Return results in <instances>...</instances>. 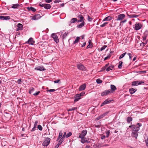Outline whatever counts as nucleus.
<instances>
[{
  "mask_svg": "<svg viewBox=\"0 0 148 148\" xmlns=\"http://www.w3.org/2000/svg\"><path fill=\"white\" fill-rule=\"evenodd\" d=\"M137 125L139 126H137L135 125H132L129 126V127L131 128L132 130V136L134 137L136 139L137 138L138 131L140 130L139 127L142 126V124L140 123H138Z\"/></svg>",
  "mask_w": 148,
  "mask_h": 148,
  "instance_id": "1",
  "label": "nucleus"
},
{
  "mask_svg": "<svg viewBox=\"0 0 148 148\" xmlns=\"http://www.w3.org/2000/svg\"><path fill=\"white\" fill-rule=\"evenodd\" d=\"M114 68V66L108 63L106 64L105 66L102 68L103 70H106L107 71H109L110 70H112Z\"/></svg>",
  "mask_w": 148,
  "mask_h": 148,
  "instance_id": "2",
  "label": "nucleus"
},
{
  "mask_svg": "<svg viewBox=\"0 0 148 148\" xmlns=\"http://www.w3.org/2000/svg\"><path fill=\"white\" fill-rule=\"evenodd\" d=\"M142 27V25L141 23H136V24L133 25V27L136 30H138L140 29Z\"/></svg>",
  "mask_w": 148,
  "mask_h": 148,
  "instance_id": "3",
  "label": "nucleus"
},
{
  "mask_svg": "<svg viewBox=\"0 0 148 148\" xmlns=\"http://www.w3.org/2000/svg\"><path fill=\"white\" fill-rule=\"evenodd\" d=\"M50 140L51 139L50 138L48 137L46 138L45 140L42 143V144L43 146H47L49 145Z\"/></svg>",
  "mask_w": 148,
  "mask_h": 148,
  "instance_id": "4",
  "label": "nucleus"
},
{
  "mask_svg": "<svg viewBox=\"0 0 148 148\" xmlns=\"http://www.w3.org/2000/svg\"><path fill=\"white\" fill-rule=\"evenodd\" d=\"M87 133V131L86 130H84L82 131L81 133L79 134V138H82L84 137Z\"/></svg>",
  "mask_w": 148,
  "mask_h": 148,
  "instance_id": "5",
  "label": "nucleus"
},
{
  "mask_svg": "<svg viewBox=\"0 0 148 148\" xmlns=\"http://www.w3.org/2000/svg\"><path fill=\"white\" fill-rule=\"evenodd\" d=\"M51 36L56 43H58V42H59V39L56 34L55 33L52 34L51 35Z\"/></svg>",
  "mask_w": 148,
  "mask_h": 148,
  "instance_id": "6",
  "label": "nucleus"
},
{
  "mask_svg": "<svg viewBox=\"0 0 148 148\" xmlns=\"http://www.w3.org/2000/svg\"><path fill=\"white\" fill-rule=\"evenodd\" d=\"M144 83L142 81H134L132 83V85L133 86H137L139 85H140L142 84H144Z\"/></svg>",
  "mask_w": 148,
  "mask_h": 148,
  "instance_id": "7",
  "label": "nucleus"
},
{
  "mask_svg": "<svg viewBox=\"0 0 148 148\" xmlns=\"http://www.w3.org/2000/svg\"><path fill=\"white\" fill-rule=\"evenodd\" d=\"M41 17V16H40V15L39 14H37L33 16H31L30 18L32 20H37L40 18Z\"/></svg>",
  "mask_w": 148,
  "mask_h": 148,
  "instance_id": "8",
  "label": "nucleus"
},
{
  "mask_svg": "<svg viewBox=\"0 0 148 148\" xmlns=\"http://www.w3.org/2000/svg\"><path fill=\"white\" fill-rule=\"evenodd\" d=\"M125 17V15L124 14H121L118 15L116 19L117 21L121 20L123 19Z\"/></svg>",
  "mask_w": 148,
  "mask_h": 148,
  "instance_id": "9",
  "label": "nucleus"
},
{
  "mask_svg": "<svg viewBox=\"0 0 148 148\" xmlns=\"http://www.w3.org/2000/svg\"><path fill=\"white\" fill-rule=\"evenodd\" d=\"M77 68L83 71H85L86 70L85 67L82 64H77Z\"/></svg>",
  "mask_w": 148,
  "mask_h": 148,
  "instance_id": "10",
  "label": "nucleus"
},
{
  "mask_svg": "<svg viewBox=\"0 0 148 148\" xmlns=\"http://www.w3.org/2000/svg\"><path fill=\"white\" fill-rule=\"evenodd\" d=\"M35 69L36 70L40 71H45L46 70L45 69L43 66H38L35 68Z\"/></svg>",
  "mask_w": 148,
  "mask_h": 148,
  "instance_id": "11",
  "label": "nucleus"
},
{
  "mask_svg": "<svg viewBox=\"0 0 148 148\" xmlns=\"http://www.w3.org/2000/svg\"><path fill=\"white\" fill-rule=\"evenodd\" d=\"M110 93V90H105L103 92H102L101 93L102 96H104L108 95L109 93Z\"/></svg>",
  "mask_w": 148,
  "mask_h": 148,
  "instance_id": "12",
  "label": "nucleus"
},
{
  "mask_svg": "<svg viewBox=\"0 0 148 148\" xmlns=\"http://www.w3.org/2000/svg\"><path fill=\"white\" fill-rule=\"evenodd\" d=\"M10 18V16H0V19L2 20H9Z\"/></svg>",
  "mask_w": 148,
  "mask_h": 148,
  "instance_id": "13",
  "label": "nucleus"
},
{
  "mask_svg": "<svg viewBox=\"0 0 148 148\" xmlns=\"http://www.w3.org/2000/svg\"><path fill=\"white\" fill-rule=\"evenodd\" d=\"M17 28L16 29L17 31L22 30L23 29V26L21 24L19 23L17 25Z\"/></svg>",
  "mask_w": 148,
  "mask_h": 148,
  "instance_id": "14",
  "label": "nucleus"
},
{
  "mask_svg": "<svg viewBox=\"0 0 148 148\" xmlns=\"http://www.w3.org/2000/svg\"><path fill=\"white\" fill-rule=\"evenodd\" d=\"M86 85L85 84H84L81 85L79 88V90L82 91V90H85L86 88Z\"/></svg>",
  "mask_w": 148,
  "mask_h": 148,
  "instance_id": "15",
  "label": "nucleus"
},
{
  "mask_svg": "<svg viewBox=\"0 0 148 148\" xmlns=\"http://www.w3.org/2000/svg\"><path fill=\"white\" fill-rule=\"evenodd\" d=\"M34 41L33 40V39L32 38H30L28 40L27 42V43L31 45H33L34 43Z\"/></svg>",
  "mask_w": 148,
  "mask_h": 148,
  "instance_id": "16",
  "label": "nucleus"
},
{
  "mask_svg": "<svg viewBox=\"0 0 148 148\" xmlns=\"http://www.w3.org/2000/svg\"><path fill=\"white\" fill-rule=\"evenodd\" d=\"M111 90H110V93H113L115 90H116V87L113 85H110Z\"/></svg>",
  "mask_w": 148,
  "mask_h": 148,
  "instance_id": "17",
  "label": "nucleus"
},
{
  "mask_svg": "<svg viewBox=\"0 0 148 148\" xmlns=\"http://www.w3.org/2000/svg\"><path fill=\"white\" fill-rule=\"evenodd\" d=\"M79 17L80 19L79 20L77 21V22H84V17L82 15H79Z\"/></svg>",
  "mask_w": 148,
  "mask_h": 148,
  "instance_id": "18",
  "label": "nucleus"
},
{
  "mask_svg": "<svg viewBox=\"0 0 148 148\" xmlns=\"http://www.w3.org/2000/svg\"><path fill=\"white\" fill-rule=\"evenodd\" d=\"M112 19V17L110 16H108L105 18L102 21H110Z\"/></svg>",
  "mask_w": 148,
  "mask_h": 148,
  "instance_id": "19",
  "label": "nucleus"
},
{
  "mask_svg": "<svg viewBox=\"0 0 148 148\" xmlns=\"http://www.w3.org/2000/svg\"><path fill=\"white\" fill-rule=\"evenodd\" d=\"M78 95H79L78 94L76 95V96L75 97V99L74 101L75 102L78 101L79 99H80L81 98L80 97V96L79 95L78 96Z\"/></svg>",
  "mask_w": 148,
  "mask_h": 148,
  "instance_id": "20",
  "label": "nucleus"
},
{
  "mask_svg": "<svg viewBox=\"0 0 148 148\" xmlns=\"http://www.w3.org/2000/svg\"><path fill=\"white\" fill-rule=\"evenodd\" d=\"M136 90L137 89L133 88H131L129 89V91L131 94L134 93Z\"/></svg>",
  "mask_w": 148,
  "mask_h": 148,
  "instance_id": "21",
  "label": "nucleus"
},
{
  "mask_svg": "<svg viewBox=\"0 0 148 148\" xmlns=\"http://www.w3.org/2000/svg\"><path fill=\"white\" fill-rule=\"evenodd\" d=\"M111 101L110 100H106L104 102H103V103H102V104L101 105V107L104 106V105L108 104V103L110 102Z\"/></svg>",
  "mask_w": 148,
  "mask_h": 148,
  "instance_id": "22",
  "label": "nucleus"
},
{
  "mask_svg": "<svg viewBox=\"0 0 148 148\" xmlns=\"http://www.w3.org/2000/svg\"><path fill=\"white\" fill-rule=\"evenodd\" d=\"M127 16L129 18H136L138 16L136 14H131L129 15L127 14Z\"/></svg>",
  "mask_w": 148,
  "mask_h": 148,
  "instance_id": "23",
  "label": "nucleus"
},
{
  "mask_svg": "<svg viewBox=\"0 0 148 148\" xmlns=\"http://www.w3.org/2000/svg\"><path fill=\"white\" fill-rule=\"evenodd\" d=\"M77 18H72L70 21V24L75 23V22H77Z\"/></svg>",
  "mask_w": 148,
  "mask_h": 148,
  "instance_id": "24",
  "label": "nucleus"
},
{
  "mask_svg": "<svg viewBox=\"0 0 148 148\" xmlns=\"http://www.w3.org/2000/svg\"><path fill=\"white\" fill-rule=\"evenodd\" d=\"M85 24L84 22H82L79 25H77V27L79 28H81L84 26Z\"/></svg>",
  "mask_w": 148,
  "mask_h": 148,
  "instance_id": "25",
  "label": "nucleus"
},
{
  "mask_svg": "<svg viewBox=\"0 0 148 148\" xmlns=\"http://www.w3.org/2000/svg\"><path fill=\"white\" fill-rule=\"evenodd\" d=\"M51 7V5L49 4H45L44 8L46 9H50Z\"/></svg>",
  "mask_w": 148,
  "mask_h": 148,
  "instance_id": "26",
  "label": "nucleus"
},
{
  "mask_svg": "<svg viewBox=\"0 0 148 148\" xmlns=\"http://www.w3.org/2000/svg\"><path fill=\"white\" fill-rule=\"evenodd\" d=\"M88 43H89V45H88L87 46V47H86V48L87 49L90 48L92 47H91V46H92V42L90 40H89L88 41Z\"/></svg>",
  "mask_w": 148,
  "mask_h": 148,
  "instance_id": "27",
  "label": "nucleus"
},
{
  "mask_svg": "<svg viewBox=\"0 0 148 148\" xmlns=\"http://www.w3.org/2000/svg\"><path fill=\"white\" fill-rule=\"evenodd\" d=\"M62 136V131H60L59 134V135L58 138L57 140V141H58L59 139L61 138Z\"/></svg>",
  "mask_w": 148,
  "mask_h": 148,
  "instance_id": "28",
  "label": "nucleus"
},
{
  "mask_svg": "<svg viewBox=\"0 0 148 148\" xmlns=\"http://www.w3.org/2000/svg\"><path fill=\"white\" fill-rule=\"evenodd\" d=\"M81 138V142L82 143H84L87 141V140L86 139V138L84 137Z\"/></svg>",
  "mask_w": 148,
  "mask_h": 148,
  "instance_id": "29",
  "label": "nucleus"
},
{
  "mask_svg": "<svg viewBox=\"0 0 148 148\" xmlns=\"http://www.w3.org/2000/svg\"><path fill=\"white\" fill-rule=\"evenodd\" d=\"M19 6V5L18 4H16L13 5L12 8H16Z\"/></svg>",
  "mask_w": 148,
  "mask_h": 148,
  "instance_id": "30",
  "label": "nucleus"
},
{
  "mask_svg": "<svg viewBox=\"0 0 148 148\" xmlns=\"http://www.w3.org/2000/svg\"><path fill=\"white\" fill-rule=\"evenodd\" d=\"M132 120V119L131 117H128L127 118V121L128 123H130Z\"/></svg>",
  "mask_w": 148,
  "mask_h": 148,
  "instance_id": "31",
  "label": "nucleus"
},
{
  "mask_svg": "<svg viewBox=\"0 0 148 148\" xmlns=\"http://www.w3.org/2000/svg\"><path fill=\"white\" fill-rule=\"evenodd\" d=\"M27 8L28 9V10H31L32 11H33V12H35L36 11V10L33 7H31L30 8Z\"/></svg>",
  "mask_w": 148,
  "mask_h": 148,
  "instance_id": "32",
  "label": "nucleus"
},
{
  "mask_svg": "<svg viewBox=\"0 0 148 148\" xmlns=\"http://www.w3.org/2000/svg\"><path fill=\"white\" fill-rule=\"evenodd\" d=\"M79 37H77L75 39V40L73 42V44H75L76 43H77L79 41Z\"/></svg>",
  "mask_w": 148,
  "mask_h": 148,
  "instance_id": "33",
  "label": "nucleus"
},
{
  "mask_svg": "<svg viewBox=\"0 0 148 148\" xmlns=\"http://www.w3.org/2000/svg\"><path fill=\"white\" fill-rule=\"evenodd\" d=\"M77 109V107H73L70 108L68 110V111H72L73 110H76Z\"/></svg>",
  "mask_w": 148,
  "mask_h": 148,
  "instance_id": "34",
  "label": "nucleus"
},
{
  "mask_svg": "<svg viewBox=\"0 0 148 148\" xmlns=\"http://www.w3.org/2000/svg\"><path fill=\"white\" fill-rule=\"evenodd\" d=\"M123 64V62L121 61H120L119 62V64L118 65V68L119 69H121V68L122 67V64Z\"/></svg>",
  "mask_w": 148,
  "mask_h": 148,
  "instance_id": "35",
  "label": "nucleus"
},
{
  "mask_svg": "<svg viewBox=\"0 0 148 148\" xmlns=\"http://www.w3.org/2000/svg\"><path fill=\"white\" fill-rule=\"evenodd\" d=\"M126 54V53L125 52L124 53L122 54H121L119 57V59H120L122 58H123V57H124L125 55Z\"/></svg>",
  "mask_w": 148,
  "mask_h": 148,
  "instance_id": "36",
  "label": "nucleus"
},
{
  "mask_svg": "<svg viewBox=\"0 0 148 148\" xmlns=\"http://www.w3.org/2000/svg\"><path fill=\"white\" fill-rule=\"evenodd\" d=\"M108 24V23L107 22H105L103 24L101 25H100V26L101 27H105V26H106L107 24Z\"/></svg>",
  "mask_w": 148,
  "mask_h": 148,
  "instance_id": "37",
  "label": "nucleus"
},
{
  "mask_svg": "<svg viewBox=\"0 0 148 148\" xmlns=\"http://www.w3.org/2000/svg\"><path fill=\"white\" fill-rule=\"evenodd\" d=\"M72 135V133L71 132H69L66 136V138H68V137H70V136H71Z\"/></svg>",
  "mask_w": 148,
  "mask_h": 148,
  "instance_id": "38",
  "label": "nucleus"
},
{
  "mask_svg": "<svg viewBox=\"0 0 148 148\" xmlns=\"http://www.w3.org/2000/svg\"><path fill=\"white\" fill-rule=\"evenodd\" d=\"M108 112H106L105 113H103V114H101V115L100 116H101V117H102V118L103 117L105 116L106 115L108 114Z\"/></svg>",
  "mask_w": 148,
  "mask_h": 148,
  "instance_id": "39",
  "label": "nucleus"
},
{
  "mask_svg": "<svg viewBox=\"0 0 148 148\" xmlns=\"http://www.w3.org/2000/svg\"><path fill=\"white\" fill-rule=\"evenodd\" d=\"M107 47V46L104 45L103 47H102L100 49V51H102L104 50L105 48Z\"/></svg>",
  "mask_w": 148,
  "mask_h": 148,
  "instance_id": "40",
  "label": "nucleus"
},
{
  "mask_svg": "<svg viewBox=\"0 0 148 148\" xmlns=\"http://www.w3.org/2000/svg\"><path fill=\"white\" fill-rule=\"evenodd\" d=\"M96 82L97 84H101L102 82V81L99 79H97Z\"/></svg>",
  "mask_w": 148,
  "mask_h": 148,
  "instance_id": "41",
  "label": "nucleus"
},
{
  "mask_svg": "<svg viewBox=\"0 0 148 148\" xmlns=\"http://www.w3.org/2000/svg\"><path fill=\"white\" fill-rule=\"evenodd\" d=\"M34 88H33L32 87L30 88V89L29 91V93L30 94H31L33 92L34 90Z\"/></svg>",
  "mask_w": 148,
  "mask_h": 148,
  "instance_id": "42",
  "label": "nucleus"
},
{
  "mask_svg": "<svg viewBox=\"0 0 148 148\" xmlns=\"http://www.w3.org/2000/svg\"><path fill=\"white\" fill-rule=\"evenodd\" d=\"M111 57V55L110 54H109L107 57H106L104 59V60H106L110 58Z\"/></svg>",
  "mask_w": 148,
  "mask_h": 148,
  "instance_id": "43",
  "label": "nucleus"
},
{
  "mask_svg": "<svg viewBox=\"0 0 148 148\" xmlns=\"http://www.w3.org/2000/svg\"><path fill=\"white\" fill-rule=\"evenodd\" d=\"M37 127L38 128V129L40 130H42V127L41 126V125H38V127Z\"/></svg>",
  "mask_w": 148,
  "mask_h": 148,
  "instance_id": "44",
  "label": "nucleus"
},
{
  "mask_svg": "<svg viewBox=\"0 0 148 148\" xmlns=\"http://www.w3.org/2000/svg\"><path fill=\"white\" fill-rule=\"evenodd\" d=\"M85 93V92L84 91L78 94L79 95H79L80 97L83 96L84 95Z\"/></svg>",
  "mask_w": 148,
  "mask_h": 148,
  "instance_id": "45",
  "label": "nucleus"
},
{
  "mask_svg": "<svg viewBox=\"0 0 148 148\" xmlns=\"http://www.w3.org/2000/svg\"><path fill=\"white\" fill-rule=\"evenodd\" d=\"M56 91V90L54 89H51L47 90V92H54Z\"/></svg>",
  "mask_w": 148,
  "mask_h": 148,
  "instance_id": "46",
  "label": "nucleus"
},
{
  "mask_svg": "<svg viewBox=\"0 0 148 148\" xmlns=\"http://www.w3.org/2000/svg\"><path fill=\"white\" fill-rule=\"evenodd\" d=\"M92 18L90 17L89 16H88V21H89L90 22L91 21H92Z\"/></svg>",
  "mask_w": 148,
  "mask_h": 148,
  "instance_id": "47",
  "label": "nucleus"
},
{
  "mask_svg": "<svg viewBox=\"0 0 148 148\" xmlns=\"http://www.w3.org/2000/svg\"><path fill=\"white\" fill-rule=\"evenodd\" d=\"M21 82H22V81L21 80V79H18V80H17V82L18 84H21Z\"/></svg>",
  "mask_w": 148,
  "mask_h": 148,
  "instance_id": "48",
  "label": "nucleus"
},
{
  "mask_svg": "<svg viewBox=\"0 0 148 148\" xmlns=\"http://www.w3.org/2000/svg\"><path fill=\"white\" fill-rule=\"evenodd\" d=\"M110 130H108V131H107V132L106 133L107 137H108L109 136L110 134Z\"/></svg>",
  "mask_w": 148,
  "mask_h": 148,
  "instance_id": "49",
  "label": "nucleus"
},
{
  "mask_svg": "<svg viewBox=\"0 0 148 148\" xmlns=\"http://www.w3.org/2000/svg\"><path fill=\"white\" fill-rule=\"evenodd\" d=\"M40 93V91H38V92H37L36 93H34L33 94V95L34 96L37 95L39 94Z\"/></svg>",
  "mask_w": 148,
  "mask_h": 148,
  "instance_id": "50",
  "label": "nucleus"
},
{
  "mask_svg": "<svg viewBox=\"0 0 148 148\" xmlns=\"http://www.w3.org/2000/svg\"><path fill=\"white\" fill-rule=\"evenodd\" d=\"M60 81V79H57L56 80L54 81V82L55 83H58Z\"/></svg>",
  "mask_w": 148,
  "mask_h": 148,
  "instance_id": "51",
  "label": "nucleus"
},
{
  "mask_svg": "<svg viewBox=\"0 0 148 148\" xmlns=\"http://www.w3.org/2000/svg\"><path fill=\"white\" fill-rule=\"evenodd\" d=\"M66 132H64L62 137L61 138V140H62L63 138H65V137H66Z\"/></svg>",
  "mask_w": 148,
  "mask_h": 148,
  "instance_id": "52",
  "label": "nucleus"
},
{
  "mask_svg": "<svg viewBox=\"0 0 148 148\" xmlns=\"http://www.w3.org/2000/svg\"><path fill=\"white\" fill-rule=\"evenodd\" d=\"M38 121H36L35 122L34 124V126L35 127H36V126L38 124Z\"/></svg>",
  "mask_w": 148,
  "mask_h": 148,
  "instance_id": "53",
  "label": "nucleus"
},
{
  "mask_svg": "<svg viewBox=\"0 0 148 148\" xmlns=\"http://www.w3.org/2000/svg\"><path fill=\"white\" fill-rule=\"evenodd\" d=\"M145 44H146L144 42H142L141 43H140V46L142 47H143L144 46Z\"/></svg>",
  "mask_w": 148,
  "mask_h": 148,
  "instance_id": "54",
  "label": "nucleus"
},
{
  "mask_svg": "<svg viewBox=\"0 0 148 148\" xmlns=\"http://www.w3.org/2000/svg\"><path fill=\"white\" fill-rule=\"evenodd\" d=\"M126 21H127L126 20H123V21H121L120 22V25H121V23H125V22H126Z\"/></svg>",
  "mask_w": 148,
  "mask_h": 148,
  "instance_id": "55",
  "label": "nucleus"
},
{
  "mask_svg": "<svg viewBox=\"0 0 148 148\" xmlns=\"http://www.w3.org/2000/svg\"><path fill=\"white\" fill-rule=\"evenodd\" d=\"M128 55L130 59H131V57H132V54L130 53H128Z\"/></svg>",
  "mask_w": 148,
  "mask_h": 148,
  "instance_id": "56",
  "label": "nucleus"
},
{
  "mask_svg": "<svg viewBox=\"0 0 148 148\" xmlns=\"http://www.w3.org/2000/svg\"><path fill=\"white\" fill-rule=\"evenodd\" d=\"M145 142L146 146L148 147V139L145 140Z\"/></svg>",
  "mask_w": 148,
  "mask_h": 148,
  "instance_id": "57",
  "label": "nucleus"
},
{
  "mask_svg": "<svg viewBox=\"0 0 148 148\" xmlns=\"http://www.w3.org/2000/svg\"><path fill=\"white\" fill-rule=\"evenodd\" d=\"M45 1L47 3H49L52 1V0H45Z\"/></svg>",
  "mask_w": 148,
  "mask_h": 148,
  "instance_id": "58",
  "label": "nucleus"
},
{
  "mask_svg": "<svg viewBox=\"0 0 148 148\" xmlns=\"http://www.w3.org/2000/svg\"><path fill=\"white\" fill-rule=\"evenodd\" d=\"M36 127H35L34 126V127L32 128V130H31V131H34L35 130H36Z\"/></svg>",
  "mask_w": 148,
  "mask_h": 148,
  "instance_id": "59",
  "label": "nucleus"
},
{
  "mask_svg": "<svg viewBox=\"0 0 148 148\" xmlns=\"http://www.w3.org/2000/svg\"><path fill=\"white\" fill-rule=\"evenodd\" d=\"M60 2V0H56L54 1V3H58Z\"/></svg>",
  "mask_w": 148,
  "mask_h": 148,
  "instance_id": "60",
  "label": "nucleus"
},
{
  "mask_svg": "<svg viewBox=\"0 0 148 148\" xmlns=\"http://www.w3.org/2000/svg\"><path fill=\"white\" fill-rule=\"evenodd\" d=\"M45 4H40V5L42 7H44V8L45 5Z\"/></svg>",
  "mask_w": 148,
  "mask_h": 148,
  "instance_id": "61",
  "label": "nucleus"
},
{
  "mask_svg": "<svg viewBox=\"0 0 148 148\" xmlns=\"http://www.w3.org/2000/svg\"><path fill=\"white\" fill-rule=\"evenodd\" d=\"M102 117H101V116H98L97 118V120H98L99 119H100Z\"/></svg>",
  "mask_w": 148,
  "mask_h": 148,
  "instance_id": "62",
  "label": "nucleus"
},
{
  "mask_svg": "<svg viewBox=\"0 0 148 148\" xmlns=\"http://www.w3.org/2000/svg\"><path fill=\"white\" fill-rule=\"evenodd\" d=\"M59 144H57L55 147V148H58L59 146Z\"/></svg>",
  "mask_w": 148,
  "mask_h": 148,
  "instance_id": "63",
  "label": "nucleus"
},
{
  "mask_svg": "<svg viewBox=\"0 0 148 148\" xmlns=\"http://www.w3.org/2000/svg\"><path fill=\"white\" fill-rule=\"evenodd\" d=\"M90 146H86L85 148H90Z\"/></svg>",
  "mask_w": 148,
  "mask_h": 148,
  "instance_id": "64",
  "label": "nucleus"
}]
</instances>
